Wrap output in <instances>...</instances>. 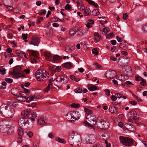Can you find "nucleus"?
I'll use <instances>...</instances> for the list:
<instances>
[{
  "label": "nucleus",
  "instance_id": "c03bdc74",
  "mask_svg": "<svg viewBox=\"0 0 147 147\" xmlns=\"http://www.w3.org/2000/svg\"><path fill=\"white\" fill-rule=\"evenodd\" d=\"M11 93L15 96H18V93L16 92V89H13L11 91Z\"/></svg>",
  "mask_w": 147,
  "mask_h": 147
},
{
  "label": "nucleus",
  "instance_id": "0e129e2a",
  "mask_svg": "<svg viewBox=\"0 0 147 147\" xmlns=\"http://www.w3.org/2000/svg\"><path fill=\"white\" fill-rule=\"evenodd\" d=\"M22 141V136H20L17 140L18 143H21Z\"/></svg>",
  "mask_w": 147,
  "mask_h": 147
},
{
  "label": "nucleus",
  "instance_id": "2eb2a0df",
  "mask_svg": "<svg viewBox=\"0 0 147 147\" xmlns=\"http://www.w3.org/2000/svg\"><path fill=\"white\" fill-rule=\"evenodd\" d=\"M21 92H20L19 94H21L20 96L17 97V98L18 100H19L21 102H25L26 100L29 98L28 97H27L26 96H23L24 94H22Z\"/></svg>",
  "mask_w": 147,
  "mask_h": 147
},
{
  "label": "nucleus",
  "instance_id": "37998d69",
  "mask_svg": "<svg viewBox=\"0 0 147 147\" xmlns=\"http://www.w3.org/2000/svg\"><path fill=\"white\" fill-rule=\"evenodd\" d=\"M92 53L93 54H94L96 55H97L98 54V52L97 50V48H94L92 50Z\"/></svg>",
  "mask_w": 147,
  "mask_h": 147
},
{
  "label": "nucleus",
  "instance_id": "9b49d317",
  "mask_svg": "<svg viewBox=\"0 0 147 147\" xmlns=\"http://www.w3.org/2000/svg\"><path fill=\"white\" fill-rule=\"evenodd\" d=\"M105 75L106 78L108 79H113L116 75V72L114 70L107 71Z\"/></svg>",
  "mask_w": 147,
  "mask_h": 147
},
{
  "label": "nucleus",
  "instance_id": "423d86ee",
  "mask_svg": "<svg viewBox=\"0 0 147 147\" xmlns=\"http://www.w3.org/2000/svg\"><path fill=\"white\" fill-rule=\"evenodd\" d=\"M96 117L94 115H88L86 119V121H84V123L87 127L92 129V130L94 131L95 128H94L93 125H94L96 123Z\"/></svg>",
  "mask_w": 147,
  "mask_h": 147
},
{
  "label": "nucleus",
  "instance_id": "f704fd0d",
  "mask_svg": "<svg viewBox=\"0 0 147 147\" xmlns=\"http://www.w3.org/2000/svg\"><path fill=\"white\" fill-rule=\"evenodd\" d=\"M110 31L109 28H105L102 29L103 34H106Z\"/></svg>",
  "mask_w": 147,
  "mask_h": 147
},
{
  "label": "nucleus",
  "instance_id": "dca6fc26",
  "mask_svg": "<svg viewBox=\"0 0 147 147\" xmlns=\"http://www.w3.org/2000/svg\"><path fill=\"white\" fill-rule=\"evenodd\" d=\"M28 119L27 118H21L18 121V123L20 126H24L25 125Z\"/></svg>",
  "mask_w": 147,
  "mask_h": 147
},
{
  "label": "nucleus",
  "instance_id": "ddd939ff",
  "mask_svg": "<svg viewBox=\"0 0 147 147\" xmlns=\"http://www.w3.org/2000/svg\"><path fill=\"white\" fill-rule=\"evenodd\" d=\"M40 42V40L38 37L36 36H34L32 38L30 44L34 46H38Z\"/></svg>",
  "mask_w": 147,
  "mask_h": 147
},
{
  "label": "nucleus",
  "instance_id": "c9c22d12",
  "mask_svg": "<svg viewBox=\"0 0 147 147\" xmlns=\"http://www.w3.org/2000/svg\"><path fill=\"white\" fill-rule=\"evenodd\" d=\"M55 140L60 143H63L64 142V140L61 138L59 137H56L55 138Z\"/></svg>",
  "mask_w": 147,
  "mask_h": 147
},
{
  "label": "nucleus",
  "instance_id": "bf43d9fd",
  "mask_svg": "<svg viewBox=\"0 0 147 147\" xmlns=\"http://www.w3.org/2000/svg\"><path fill=\"white\" fill-rule=\"evenodd\" d=\"M61 70V67L60 66H58L55 68V70L56 71L59 72Z\"/></svg>",
  "mask_w": 147,
  "mask_h": 147
},
{
  "label": "nucleus",
  "instance_id": "79ce46f5",
  "mask_svg": "<svg viewBox=\"0 0 147 147\" xmlns=\"http://www.w3.org/2000/svg\"><path fill=\"white\" fill-rule=\"evenodd\" d=\"M143 31L145 33H147V23L144 25L142 28Z\"/></svg>",
  "mask_w": 147,
  "mask_h": 147
},
{
  "label": "nucleus",
  "instance_id": "a19ab883",
  "mask_svg": "<svg viewBox=\"0 0 147 147\" xmlns=\"http://www.w3.org/2000/svg\"><path fill=\"white\" fill-rule=\"evenodd\" d=\"M88 89L90 91H93L97 89V87L95 86H93L89 87Z\"/></svg>",
  "mask_w": 147,
  "mask_h": 147
},
{
  "label": "nucleus",
  "instance_id": "ea45409f",
  "mask_svg": "<svg viewBox=\"0 0 147 147\" xmlns=\"http://www.w3.org/2000/svg\"><path fill=\"white\" fill-rule=\"evenodd\" d=\"M21 10V9L19 7H17L14 9L13 11L14 12L18 13Z\"/></svg>",
  "mask_w": 147,
  "mask_h": 147
},
{
  "label": "nucleus",
  "instance_id": "aec40b11",
  "mask_svg": "<svg viewBox=\"0 0 147 147\" xmlns=\"http://www.w3.org/2000/svg\"><path fill=\"white\" fill-rule=\"evenodd\" d=\"M31 111L30 110H26L21 113V115L24 117H29L31 114Z\"/></svg>",
  "mask_w": 147,
  "mask_h": 147
},
{
  "label": "nucleus",
  "instance_id": "5701e85b",
  "mask_svg": "<svg viewBox=\"0 0 147 147\" xmlns=\"http://www.w3.org/2000/svg\"><path fill=\"white\" fill-rule=\"evenodd\" d=\"M109 110V111L112 113L115 114L116 115H117L118 114V111L116 107H110Z\"/></svg>",
  "mask_w": 147,
  "mask_h": 147
},
{
  "label": "nucleus",
  "instance_id": "4be33fe9",
  "mask_svg": "<svg viewBox=\"0 0 147 147\" xmlns=\"http://www.w3.org/2000/svg\"><path fill=\"white\" fill-rule=\"evenodd\" d=\"M52 84H49L47 86L43 89V91L45 92H48L50 91V90H51Z\"/></svg>",
  "mask_w": 147,
  "mask_h": 147
},
{
  "label": "nucleus",
  "instance_id": "7c9ffc66",
  "mask_svg": "<svg viewBox=\"0 0 147 147\" xmlns=\"http://www.w3.org/2000/svg\"><path fill=\"white\" fill-rule=\"evenodd\" d=\"M18 135L20 136H22L24 134V131L23 129L19 127L18 130Z\"/></svg>",
  "mask_w": 147,
  "mask_h": 147
},
{
  "label": "nucleus",
  "instance_id": "f257e3e1",
  "mask_svg": "<svg viewBox=\"0 0 147 147\" xmlns=\"http://www.w3.org/2000/svg\"><path fill=\"white\" fill-rule=\"evenodd\" d=\"M10 123L6 120L0 122V131L5 135H11L14 132L13 127L10 124Z\"/></svg>",
  "mask_w": 147,
  "mask_h": 147
},
{
  "label": "nucleus",
  "instance_id": "72a5a7b5",
  "mask_svg": "<svg viewBox=\"0 0 147 147\" xmlns=\"http://www.w3.org/2000/svg\"><path fill=\"white\" fill-rule=\"evenodd\" d=\"M99 13V11L97 9H94L92 11V14L94 16L98 15Z\"/></svg>",
  "mask_w": 147,
  "mask_h": 147
},
{
  "label": "nucleus",
  "instance_id": "cd10ccee",
  "mask_svg": "<svg viewBox=\"0 0 147 147\" xmlns=\"http://www.w3.org/2000/svg\"><path fill=\"white\" fill-rule=\"evenodd\" d=\"M84 13L85 16H86L91 13V11L89 8L86 7L84 9Z\"/></svg>",
  "mask_w": 147,
  "mask_h": 147
},
{
  "label": "nucleus",
  "instance_id": "5fc2aeb1",
  "mask_svg": "<svg viewBox=\"0 0 147 147\" xmlns=\"http://www.w3.org/2000/svg\"><path fill=\"white\" fill-rule=\"evenodd\" d=\"M105 143L106 144V147H110L111 146V144L110 143H108L107 140H105Z\"/></svg>",
  "mask_w": 147,
  "mask_h": 147
},
{
  "label": "nucleus",
  "instance_id": "a18cd8bd",
  "mask_svg": "<svg viewBox=\"0 0 147 147\" xmlns=\"http://www.w3.org/2000/svg\"><path fill=\"white\" fill-rule=\"evenodd\" d=\"M114 36V34L113 33H111L106 35V38L109 39Z\"/></svg>",
  "mask_w": 147,
  "mask_h": 147
},
{
  "label": "nucleus",
  "instance_id": "39448f33",
  "mask_svg": "<svg viewBox=\"0 0 147 147\" xmlns=\"http://www.w3.org/2000/svg\"><path fill=\"white\" fill-rule=\"evenodd\" d=\"M97 127L101 129H107L109 127V123L105 118L100 116H98L97 118Z\"/></svg>",
  "mask_w": 147,
  "mask_h": 147
},
{
  "label": "nucleus",
  "instance_id": "20e7f679",
  "mask_svg": "<svg viewBox=\"0 0 147 147\" xmlns=\"http://www.w3.org/2000/svg\"><path fill=\"white\" fill-rule=\"evenodd\" d=\"M49 74L43 69L38 70L35 73V76L38 81H46L49 78Z\"/></svg>",
  "mask_w": 147,
  "mask_h": 147
},
{
  "label": "nucleus",
  "instance_id": "4468645a",
  "mask_svg": "<svg viewBox=\"0 0 147 147\" xmlns=\"http://www.w3.org/2000/svg\"><path fill=\"white\" fill-rule=\"evenodd\" d=\"M47 120L45 117H41L39 118L38 121V123L39 125H44L47 123Z\"/></svg>",
  "mask_w": 147,
  "mask_h": 147
},
{
  "label": "nucleus",
  "instance_id": "603ef678",
  "mask_svg": "<svg viewBox=\"0 0 147 147\" xmlns=\"http://www.w3.org/2000/svg\"><path fill=\"white\" fill-rule=\"evenodd\" d=\"M5 80L9 83H11L13 82V80L9 78H5Z\"/></svg>",
  "mask_w": 147,
  "mask_h": 147
},
{
  "label": "nucleus",
  "instance_id": "1a4fd4ad",
  "mask_svg": "<svg viewBox=\"0 0 147 147\" xmlns=\"http://www.w3.org/2000/svg\"><path fill=\"white\" fill-rule=\"evenodd\" d=\"M119 139L120 142L124 145L127 146H130L133 143V140L127 137H125L123 136L119 137Z\"/></svg>",
  "mask_w": 147,
  "mask_h": 147
},
{
  "label": "nucleus",
  "instance_id": "58836bf2",
  "mask_svg": "<svg viewBox=\"0 0 147 147\" xmlns=\"http://www.w3.org/2000/svg\"><path fill=\"white\" fill-rule=\"evenodd\" d=\"M73 50L71 49L68 46H66L65 48V51L66 52H71Z\"/></svg>",
  "mask_w": 147,
  "mask_h": 147
},
{
  "label": "nucleus",
  "instance_id": "2f4dec72",
  "mask_svg": "<svg viewBox=\"0 0 147 147\" xmlns=\"http://www.w3.org/2000/svg\"><path fill=\"white\" fill-rule=\"evenodd\" d=\"M62 58L60 56L55 55L53 57V60L54 61H57L58 60L62 59Z\"/></svg>",
  "mask_w": 147,
  "mask_h": 147
},
{
  "label": "nucleus",
  "instance_id": "4d7b16f0",
  "mask_svg": "<svg viewBox=\"0 0 147 147\" xmlns=\"http://www.w3.org/2000/svg\"><path fill=\"white\" fill-rule=\"evenodd\" d=\"M28 34H22V37L23 39L25 40L27 38H28Z\"/></svg>",
  "mask_w": 147,
  "mask_h": 147
},
{
  "label": "nucleus",
  "instance_id": "9d476101",
  "mask_svg": "<svg viewBox=\"0 0 147 147\" xmlns=\"http://www.w3.org/2000/svg\"><path fill=\"white\" fill-rule=\"evenodd\" d=\"M68 80L69 79L66 76L61 75L58 76L56 78V81L61 84H66L68 82Z\"/></svg>",
  "mask_w": 147,
  "mask_h": 147
},
{
  "label": "nucleus",
  "instance_id": "7ed1b4c3",
  "mask_svg": "<svg viewBox=\"0 0 147 147\" xmlns=\"http://www.w3.org/2000/svg\"><path fill=\"white\" fill-rule=\"evenodd\" d=\"M81 140V135L77 132L72 131L69 133L68 142L70 145H72L74 143L80 142Z\"/></svg>",
  "mask_w": 147,
  "mask_h": 147
},
{
  "label": "nucleus",
  "instance_id": "09e8293b",
  "mask_svg": "<svg viewBox=\"0 0 147 147\" xmlns=\"http://www.w3.org/2000/svg\"><path fill=\"white\" fill-rule=\"evenodd\" d=\"M35 98H36V96H35V95L32 96L31 97H30L29 98V100L30 101H29L28 100H26V102L27 103H29V102H30V101H32L33 100H34Z\"/></svg>",
  "mask_w": 147,
  "mask_h": 147
},
{
  "label": "nucleus",
  "instance_id": "f8f14e48",
  "mask_svg": "<svg viewBox=\"0 0 147 147\" xmlns=\"http://www.w3.org/2000/svg\"><path fill=\"white\" fill-rule=\"evenodd\" d=\"M96 140L95 136L92 134H89L86 138L87 144H92L95 142Z\"/></svg>",
  "mask_w": 147,
  "mask_h": 147
},
{
  "label": "nucleus",
  "instance_id": "4c0bfd02",
  "mask_svg": "<svg viewBox=\"0 0 147 147\" xmlns=\"http://www.w3.org/2000/svg\"><path fill=\"white\" fill-rule=\"evenodd\" d=\"M75 92L77 93H80L82 92V88H78L74 90Z\"/></svg>",
  "mask_w": 147,
  "mask_h": 147
},
{
  "label": "nucleus",
  "instance_id": "c756f323",
  "mask_svg": "<svg viewBox=\"0 0 147 147\" xmlns=\"http://www.w3.org/2000/svg\"><path fill=\"white\" fill-rule=\"evenodd\" d=\"M76 33V30L75 28H72L69 31V34L72 36H73Z\"/></svg>",
  "mask_w": 147,
  "mask_h": 147
},
{
  "label": "nucleus",
  "instance_id": "a211bd4d",
  "mask_svg": "<svg viewBox=\"0 0 147 147\" xmlns=\"http://www.w3.org/2000/svg\"><path fill=\"white\" fill-rule=\"evenodd\" d=\"M73 114L72 111L67 114L66 116V119L68 121L72 122H74V120H73Z\"/></svg>",
  "mask_w": 147,
  "mask_h": 147
},
{
  "label": "nucleus",
  "instance_id": "f3484780",
  "mask_svg": "<svg viewBox=\"0 0 147 147\" xmlns=\"http://www.w3.org/2000/svg\"><path fill=\"white\" fill-rule=\"evenodd\" d=\"M73 114V117L74 120V122L76 120H77L79 119V118L80 117V114L79 113V112L76 111H72Z\"/></svg>",
  "mask_w": 147,
  "mask_h": 147
},
{
  "label": "nucleus",
  "instance_id": "338daca9",
  "mask_svg": "<svg viewBox=\"0 0 147 147\" xmlns=\"http://www.w3.org/2000/svg\"><path fill=\"white\" fill-rule=\"evenodd\" d=\"M104 92L108 96H109L110 95V91L109 90H104Z\"/></svg>",
  "mask_w": 147,
  "mask_h": 147
},
{
  "label": "nucleus",
  "instance_id": "6ab92c4d",
  "mask_svg": "<svg viewBox=\"0 0 147 147\" xmlns=\"http://www.w3.org/2000/svg\"><path fill=\"white\" fill-rule=\"evenodd\" d=\"M3 2L4 5L6 6L8 9L10 11H12L13 9V8L12 7L8 6L7 5H9V2H11V0H2Z\"/></svg>",
  "mask_w": 147,
  "mask_h": 147
},
{
  "label": "nucleus",
  "instance_id": "0eeeda50",
  "mask_svg": "<svg viewBox=\"0 0 147 147\" xmlns=\"http://www.w3.org/2000/svg\"><path fill=\"white\" fill-rule=\"evenodd\" d=\"M127 118L129 122L135 124L138 123L139 118L137 116L136 111H132L129 112L127 115Z\"/></svg>",
  "mask_w": 147,
  "mask_h": 147
},
{
  "label": "nucleus",
  "instance_id": "412c9836",
  "mask_svg": "<svg viewBox=\"0 0 147 147\" xmlns=\"http://www.w3.org/2000/svg\"><path fill=\"white\" fill-rule=\"evenodd\" d=\"M27 51H29L30 55H32L36 58H38V52L33 50H30L29 49Z\"/></svg>",
  "mask_w": 147,
  "mask_h": 147
},
{
  "label": "nucleus",
  "instance_id": "e433bc0d",
  "mask_svg": "<svg viewBox=\"0 0 147 147\" xmlns=\"http://www.w3.org/2000/svg\"><path fill=\"white\" fill-rule=\"evenodd\" d=\"M5 69L3 67H0V73L2 74H5Z\"/></svg>",
  "mask_w": 147,
  "mask_h": 147
},
{
  "label": "nucleus",
  "instance_id": "c85d7f7f",
  "mask_svg": "<svg viewBox=\"0 0 147 147\" xmlns=\"http://www.w3.org/2000/svg\"><path fill=\"white\" fill-rule=\"evenodd\" d=\"M84 109L86 113L88 114V115H93L92 111L90 109H88L86 108H84Z\"/></svg>",
  "mask_w": 147,
  "mask_h": 147
},
{
  "label": "nucleus",
  "instance_id": "774afa93",
  "mask_svg": "<svg viewBox=\"0 0 147 147\" xmlns=\"http://www.w3.org/2000/svg\"><path fill=\"white\" fill-rule=\"evenodd\" d=\"M30 115H32V116L34 118L36 117L37 116V114L35 112H34L33 113H31Z\"/></svg>",
  "mask_w": 147,
  "mask_h": 147
},
{
  "label": "nucleus",
  "instance_id": "69168bd1",
  "mask_svg": "<svg viewBox=\"0 0 147 147\" xmlns=\"http://www.w3.org/2000/svg\"><path fill=\"white\" fill-rule=\"evenodd\" d=\"M127 14L126 13H125L123 14V18L125 20H126L127 19Z\"/></svg>",
  "mask_w": 147,
  "mask_h": 147
},
{
  "label": "nucleus",
  "instance_id": "680f3d73",
  "mask_svg": "<svg viewBox=\"0 0 147 147\" xmlns=\"http://www.w3.org/2000/svg\"><path fill=\"white\" fill-rule=\"evenodd\" d=\"M135 80L137 81L141 80L143 79L140 76H136Z\"/></svg>",
  "mask_w": 147,
  "mask_h": 147
},
{
  "label": "nucleus",
  "instance_id": "e2e57ef3",
  "mask_svg": "<svg viewBox=\"0 0 147 147\" xmlns=\"http://www.w3.org/2000/svg\"><path fill=\"white\" fill-rule=\"evenodd\" d=\"M115 96L117 98H120L122 97V95L121 94L116 93L115 94Z\"/></svg>",
  "mask_w": 147,
  "mask_h": 147
},
{
  "label": "nucleus",
  "instance_id": "6e6552de",
  "mask_svg": "<svg viewBox=\"0 0 147 147\" xmlns=\"http://www.w3.org/2000/svg\"><path fill=\"white\" fill-rule=\"evenodd\" d=\"M22 68L20 65L17 66L13 68V72H9V74H11L13 78H18L24 76V74L21 73Z\"/></svg>",
  "mask_w": 147,
  "mask_h": 147
},
{
  "label": "nucleus",
  "instance_id": "13d9d810",
  "mask_svg": "<svg viewBox=\"0 0 147 147\" xmlns=\"http://www.w3.org/2000/svg\"><path fill=\"white\" fill-rule=\"evenodd\" d=\"M94 34L95 36L97 37L99 39H102L101 36L98 33L95 32Z\"/></svg>",
  "mask_w": 147,
  "mask_h": 147
},
{
  "label": "nucleus",
  "instance_id": "f03ea898",
  "mask_svg": "<svg viewBox=\"0 0 147 147\" xmlns=\"http://www.w3.org/2000/svg\"><path fill=\"white\" fill-rule=\"evenodd\" d=\"M0 112L4 117L9 118L13 116L15 111L13 109L7 107L4 104L0 107Z\"/></svg>",
  "mask_w": 147,
  "mask_h": 147
},
{
  "label": "nucleus",
  "instance_id": "bb28decb",
  "mask_svg": "<svg viewBox=\"0 0 147 147\" xmlns=\"http://www.w3.org/2000/svg\"><path fill=\"white\" fill-rule=\"evenodd\" d=\"M127 129L129 131H134L135 129V127L133 126L131 124H128L127 125Z\"/></svg>",
  "mask_w": 147,
  "mask_h": 147
},
{
  "label": "nucleus",
  "instance_id": "49530a36",
  "mask_svg": "<svg viewBox=\"0 0 147 147\" xmlns=\"http://www.w3.org/2000/svg\"><path fill=\"white\" fill-rule=\"evenodd\" d=\"M70 106L71 107L73 108H78L80 106V105L79 104L73 103L71 104Z\"/></svg>",
  "mask_w": 147,
  "mask_h": 147
},
{
  "label": "nucleus",
  "instance_id": "a878e982",
  "mask_svg": "<svg viewBox=\"0 0 147 147\" xmlns=\"http://www.w3.org/2000/svg\"><path fill=\"white\" fill-rule=\"evenodd\" d=\"M62 66L65 68H71L72 67V64L70 62H67L63 64Z\"/></svg>",
  "mask_w": 147,
  "mask_h": 147
},
{
  "label": "nucleus",
  "instance_id": "393cba45",
  "mask_svg": "<svg viewBox=\"0 0 147 147\" xmlns=\"http://www.w3.org/2000/svg\"><path fill=\"white\" fill-rule=\"evenodd\" d=\"M7 103L8 105L13 107H16L18 105L17 102L15 100H11L10 101H8Z\"/></svg>",
  "mask_w": 147,
  "mask_h": 147
},
{
  "label": "nucleus",
  "instance_id": "473e14b6",
  "mask_svg": "<svg viewBox=\"0 0 147 147\" xmlns=\"http://www.w3.org/2000/svg\"><path fill=\"white\" fill-rule=\"evenodd\" d=\"M77 5L78 8L79 9H82V10L84 9V5H82L80 2H79V1H78Z\"/></svg>",
  "mask_w": 147,
  "mask_h": 147
},
{
  "label": "nucleus",
  "instance_id": "6e6d98bb",
  "mask_svg": "<svg viewBox=\"0 0 147 147\" xmlns=\"http://www.w3.org/2000/svg\"><path fill=\"white\" fill-rule=\"evenodd\" d=\"M39 144L38 142H35L33 143V147H39Z\"/></svg>",
  "mask_w": 147,
  "mask_h": 147
},
{
  "label": "nucleus",
  "instance_id": "864d4df0",
  "mask_svg": "<svg viewBox=\"0 0 147 147\" xmlns=\"http://www.w3.org/2000/svg\"><path fill=\"white\" fill-rule=\"evenodd\" d=\"M140 84L142 86H144L146 85V81L143 78L141 80V82H140Z\"/></svg>",
  "mask_w": 147,
  "mask_h": 147
},
{
  "label": "nucleus",
  "instance_id": "3c124183",
  "mask_svg": "<svg viewBox=\"0 0 147 147\" xmlns=\"http://www.w3.org/2000/svg\"><path fill=\"white\" fill-rule=\"evenodd\" d=\"M46 12L45 9H42L40 10L38 13L40 15H44L46 13Z\"/></svg>",
  "mask_w": 147,
  "mask_h": 147
},
{
  "label": "nucleus",
  "instance_id": "b1692460",
  "mask_svg": "<svg viewBox=\"0 0 147 147\" xmlns=\"http://www.w3.org/2000/svg\"><path fill=\"white\" fill-rule=\"evenodd\" d=\"M46 59L48 61H50L52 60L51 54L48 52H46L45 54Z\"/></svg>",
  "mask_w": 147,
  "mask_h": 147
},
{
  "label": "nucleus",
  "instance_id": "de8ad7c7",
  "mask_svg": "<svg viewBox=\"0 0 147 147\" xmlns=\"http://www.w3.org/2000/svg\"><path fill=\"white\" fill-rule=\"evenodd\" d=\"M119 80L121 81L125 80L124 76L122 75H120L119 76Z\"/></svg>",
  "mask_w": 147,
  "mask_h": 147
},
{
  "label": "nucleus",
  "instance_id": "052dcab7",
  "mask_svg": "<svg viewBox=\"0 0 147 147\" xmlns=\"http://www.w3.org/2000/svg\"><path fill=\"white\" fill-rule=\"evenodd\" d=\"M55 21H59L60 22H63L64 21L63 19H60L57 17H56L55 18Z\"/></svg>",
  "mask_w": 147,
  "mask_h": 147
},
{
  "label": "nucleus",
  "instance_id": "8fccbe9b",
  "mask_svg": "<svg viewBox=\"0 0 147 147\" xmlns=\"http://www.w3.org/2000/svg\"><path fill=\"white\" fill-rule=\"evenodd\" d=\"M27 135L28 136L29 138H31L33 136V134L30 131H28L27 132Z\"/></svg>",
  "mask_w": 147,
  "mask_h": 147
}]
</instances>
